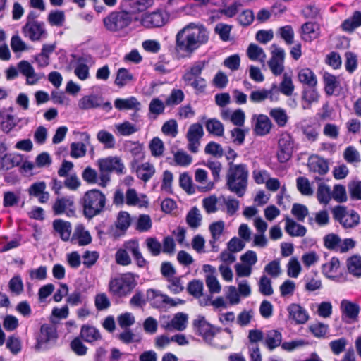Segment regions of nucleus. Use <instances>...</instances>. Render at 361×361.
<instances>
[{
  "mask_svg": "<svg viewBox=\"0 0 361 361\" xmlns=\"http://www.w3.org/2000/svg\"><path fill=\"white\" fill-rule=\"evenodd\" d=\"M208 39L209 33L204 26L190 23L176 34L175 49L183 57L190 56Z\"/></svg>",
  "mask_w": 361,
  "mask_h": 361,
  "instance_id": "1",
  "label": "nucleus"
},
{
  "mask_svg": "<svg viewBox=\"0 0 361 361\" xmlns=\"http://www.w3.org/2000/svg\"><path fill=\"white\" fill-rule=\"evenodd\" d=\"M106 195L100 190L92 188L87 190L79 200L84 216L91 219L101 214L106 209Z\"/></svg>",
  "mask_w": 361,
  "mask_h": 361,
  "instance_id": "2",
  "label": "nucleus"
},
{
  "mask_svg": "<svg viewBox=\"0 0 361 361\" xmlns=\"http://www.w3.org/2000/svg\"><path fill=\"white\" fill-rule=\"evenodd\" d=\"M248 171L243 164H232L229 163V169L226 175V187L238 197H242L247 188Z\"/></svg>",
  "mask_w": 361,
  "mask_h": 361,
  "instance_id": "3",
  "label": "nucleus"
},
{
  "mask_svg": "<svg viewBox=\"0 0 361 361\" xmlns=\"http://www.w3.org/2000/svg\"><path fill=\"white\" fill-rule=\"evenodd\" d=\"M128 12L119 6L117 10L111 11L102 19L105 30L111 33L125 32L133 23Z\"/></svg>",
  "mask_w": 361,
  "mask_h": 361,
  "instance_id": "4",
  "label": "nucleus"
},
{
  "mask_svg": "<svg viewBox=\"0 0 361 361\" xmlns=\"http://www.w3.org/2000/svg\"><path fill=\"white\" fill-rule=\"evenodd\" d=\"M136 285L134 274L128 272L120 277L111 279L109 283V291L113 295L123 298L130 294Z\"/></svg>",
  "mask_w": 361,
  "mask_h": 361,
  "instance_id": "5",
  "label": "nucleus"
},
{
  "mask_svg": "<svg viewBox=\"0 0 361 361\" xmlns=\"http://www.w3.org/2000/svg\"><path fill=\"white\" fill-rule=\"evenodd\" d=\"M169 16L166 11L159 8L153 11H146L141 14L138 23L145 29L160 28L168 23Z\"/></svg>",
  "mask_w": 361,
  "mask_h": 361,
  "instance_id": "6",
  "label": "nucleus"
},
{
  "mask_svg": "<svg viewBox=\"0 0 361 361\" xmlns=\"http://www.w3.org/2000/svg\"><path fill=\"white\" fill-rule=\"evenodd\" d=\"M334 219L344 228H353L360 224L359 214L353 210H348L344 206L338 205L332 209Z\"/></svg>",
  "mask_w": 361,
  "mask_h": 361,
  "instance_id": "7",
  "label": "nucleus"
},
{
  "mask_svg": "<svg viewBox=\"0 0 361 361\" xmlns=\"http://www.w3.org/2000/svg\"><path fill=\"white\" fill-rule=\"evenodd\" d=\"M154 4V0H121L120 6L134 19L133 23L139 22L140 13H143Z\"/></svg>",
  "mask_w": 361,
  "mask_h": 361,
  "instance_id": "8",
  "label": "nucleus"
},
{
  "mask_svg": "<svg viewBox=\"0 0 361 361\" xmlns=\"http://www.w3.org/2000/svg\"><path fill=\"white\" fill-rule=\"evenodd\" d=\"M57 338L56 327L50 324H44L40 327L35 348L37 350H46L56 341Z\"/></svg>",
  "mask_w": 361,
  "mask_h": 361,
  "instance_id": "9",
  "label": "nucleus"
},
{
  "mask_svg": "<svg viewBox=\"0 0 361 361\" xmlns=\"http://www.w3.org/2000/svg\"><path fill=\"white\" fill-rule=\"evenodd\" d=\"M192 324L196 334L202 336L204 341L209 344L212 343L215 335L221 331L220 328H216L209 324L203 316H200L195 319Z\"/></svg>",
  "mask_w": 361,
  "mask_h": 361,
  "instance_id": "10",
  "label": "nucleus"
},
{
  "mask_svg": "<svg viewBox=\"0 0 361 361\" xmlns=\"http://www.w3.org/2000/svg\"><path fill=\"white\" fill-rule=\"evenodd\" d=\"M274 49L271 51V57L268 61V66L271 73L277 76L284 71L285 51L276 44L271 46Z\"/></svg>",
  "mask_w": 361,
  "mask_h": 361,
  "instance_id": "11",
  "label": "nucleus"
},
{
  "mask_svg": "<svg viewBox=\"0 0 361 361\" xmlns=\"http://www.w3.org/2000/svg\"><path fill=\"white\" fill-rule=\"evenodd\" d=\"M277 159L280 163L290 159L293 154V142L289 134L282 135L278 142Z\"/></svg>",
  "mask_w": 361,
  "mask_h": 361,
  "instance_id": "12",
  "label": "nucleus"
},
{
  "mask_svg": "<svg viewBox=\"0 0 361 361\" xmlns=\"http://www.w3.org/2000/svg\"><path fill=\"white\" fill-rule=\"evenodd\" d=\"M22 32L32 42L39 41L42 38H45L47 35L44 22L25 23L22 27Z\"/></svg>",
  "mask_w": 361,
  "mask_h": 361,
  "instance_id": "13",
  "label": "nucleus"
},
{
  "mask_svg": "<svg viewBox=\"0 0 361 361\" xmlns=\"http://www.w3.org/2000/svg\"><path fill=\"white\" fill-rule=\"evenodd\" d=\"M52 210L55 215L66 214L68 216L75 215V210L73 197H62L57 198L52 206Z\"/></svg>",
  "mask_w": 361,
  "mask_h": 361,
  "instance_id": "14",
  "label": "nucleus"
},
{
  "mask_svg": "<svg viewBox=\"0 0 361 361\" xmlns=\"http://www.w3.org/2000/svg\"><path fill=\"white\" fill-rule=\"evenodd\" d=\"M132 167L135 169L136 174L138 178L144 181L148 182L155 173L154 166L149 162H145L138 164V161L134 159L131 163Z\"/></svg>",
  "mask_w": 361,
  "mask_h": 361,
  "instance_id": "15",
  "label": "nucleus"
},
{
  "mask_svg": "<svg viewBox=\"0 0 361 361\" xmlns=\"http://www.w3.org/2000/svg\"><path fill=\"white\" fill-rule=\"evenodd\" d=\"M99 171L106 172L116 171L118 173H123L124 166L121 159L117 157H108L99 160Z\"/></svg>",
  "mask_w": 361,
  "mask_h": 361,
  "instance_id": "16",
  "label": "nucleus"
},
{
  "mask_svg": "<svg viewBox=\"0 0 361 361\" xmlns=\"http://www.w3.org/2000/svg\"><path fill=\"white\" fill-rule=\"evenodd\" d=\"M320 35V26L316 22H306L301 27V37L305 42H312Z\"/></svg>",
  "mask_w": 361,
  "mask_h": 361,
  "instance_id": "17",
  "label": "nucleus"
},
{
  "mask_svg": "<svg viewBox=\"0 0 361 361\" xmlns=\"http://www.w3.org/2000/svg\"><path fill=\"white\" fill-rule=\"evenodd\" d=\"M289 318L296 324H305L309 319L307 310L298 304L292 303L287 308Z\"/></svg>",
  "mask_w": 361,
  "mask_h": 361,
  "instance_id": "18",
  "label": "nucleus"
},
{
  "mask_svg": "<svg viewBox=\"0 0 361 361\" xmlns=\"http://www.w3.org/2000/svg\"><path fill=\"white\" fill-rule=\"evenodd\" d=\"M123 247H125L126 249H128L129 252L131 253L137 267H139L140 268H143L147 265V262L143 257V256L140 250L138 240H128L123 244Z\"/></svg>",
  "mask_w": 361,
  "mask_h": 361,
  "instance_id": "19",
  "label": "nucleus"
},
{
  "mask_svg": "<svg viewBox=\"0 0 361 361\" xmlns=\"http://www.w3.org/2000/svg\"><path fill=\"white\" fill-rule=\"evenodd\" d=\"M79 336L85 342L89 343H92L102 338L99 329L90 324H83L81 326Z\"/></svg>",
  "mask_w": 361,
  "mask_h": 361,
  "instance_id": "20",
  "label": "nucleus"
},
{
  "mask_svg": "<svg viewBox=\"0 0 361 361\" xmlns=\"http://www.w3.org/2000/svg\"><path fill=\"white\" fill-rule=\"evenodd\" d=\"M341 310L343 319L345 318L357 320L360 313V306L348 300H343L341 302Z\"/></svg>",
  "mask_w": 361,
  "mask_h": 361,
  "instance_id": "21",
  "label": "nucleus"
},
{
  "mask_svg": "<svg viewBox=\"0 0 361 361\" xmlns=\"http://www.w3.org/2000/svg\"><path fill=\"white\" fill-rule=\"evenodd\" d=\"M264 344L271 351L281 346L282 334L276 329L267 331L264 334Z\"/></svg>",
  "mask_w": 361,
  "mask_h": 361,
  "instance_id": "22",
  "label": "nucleus"
},
{
  "mask_svg": "<svg viewBox=\"0 0 361 361\" xmlns=\"http://www.w3.org/2000/svg\"><path fill=\"white\" fill-rule=\"evenodd\" d=\"M71 240L73 244L85 246L92 242V237L90 232L85 230L83 226H79L75 228Z\"/></svg>",
  "mask_w": 361,
  "mask_h": 361,
  "instance_id": "23",
  "label": "nucleus"
},
{
  "mask_svg": "<svg viewBox=\"0 0 361 361\" xmlns=\"http://www.w3.org/2000/svg\"><path fill=\"white\" fill-rule=\"evenodd\" d=\"M20 72L25 75L26 79V83L30 85L36 84L40 78L37 77L35 70L32 65L25 60L20 61L18 64Z\"/></svg>",
  "mask_w": 361,
  "mask_h": 361,
  "instance_id": "24",
  "label": "nucleus"
},
{
  "mask_svg": "<svg viewBox=\"0 0 361 361\" xmlns=\"http://www.w3.org/2000/svg\"><path fill=\"white\" fill-rule=\"evenodd\" d=\"M114 106L119 111L130 109L139 111L140 109V103L136 97L132 96L126 99L117 98L114 101Z\"/></svg>",
  "mask_w": 361,
  "mask_h": 361,
  "instance_id": "25",
  "label": "nucleus"
},
{
  "mask_svg": "<svg viewBox=\"0 0 361 361\" xmlns=\"http://www.w3.org/2000/svg\"><path fill=\"white\" fill-rule=\"evenodd\" d=\"M272 123L269 117L264 114H259L255 125V132L257 135L264 136L269 133Z\"/></svg>",
  "mask_w": 361,
  "mask_h": 361,
  "instance_id": "26",
  "label": "nucleus"
},
{
  "mask_svg": "<svg viewBox=\"0 0 361 361\" xmlns=\"http://www.w3.org/2000/svg\"><path fill=\"white\" fill-rule=\"evenodd\" d=\"M308 167L311 171L325 175L329 171V164L326 160L319 156L312 157L309 160Z\"/></svg>",
  "mask_w": 361,
  "mask_h": 361,
  "instance_id": "27",
  "label": "nucleus"
},
{
  "mask_svg": "<svg viewBox=\"0 0 361 361\" xmlns=\"http://www.w3.org/2000/svg\"><path fill=\"white\" fill-rule=\"evenodd\" d=\"M53 228L57 232L63 241H68L71 233V226L68 221L56 219L53 222Z\"/></svg>",
  "mask_w": 361,
  "mask_h": 361,
  "instance_id": "28",
  "label": "nucleus"
},
{
  "mask_svg": "<svg viewBox=\"0 0 361 361\" xmlns=\"http://www.w3.org/2000/svg\"><path fill=\"white\" fill-rule=\"evenodd\" d=\"M317 86L305 87L302 92V99L305 102L307 106H303V109H310L313 103L319 101V94L316 88Z\"/></svg>",
  "mask_w": 361,
  "mask_h": 361,
  "instance_id": "29",
  "label": "nucleus"
},
{
  "mask_svg": "<svg viewBox=\"0 0 361 361\" xmlns=\"http://www.w3.org/2000/svg\"><path fill=\"white\" fill-rule=\"evenodd\" d=\"M206 62L204 61H198L195 62L185 73L183 74L182 79L184 82H190L195 78L201 77L200 75L204 69Z\"/></svg>",
  "mask_w": 361,
  "mask_h": 361,
  "instance_id": "30",
  "label": "nucleus"
},
{
  "mask_svg": "<svg viewBox=\"0 0 361 361\" xmlns=\"http://www.w3.org/2000/svg\"><path fill=\"white\" fill-rule=\"evenodd\" d=\"M80 109H96L102 106V97L96 94H90L82 97L78 103Z\"/></svg>",
  "mask_w": 361,
  "mask_h": 361,
  "instance_id": "31",
  "label": "nucleus"
},
{
  "mask_svg": "<svg viewBox=\"0 0 361 361\" xmlns=\"http://www.w3.org/2000/svg\"><path fill=\"white\" fill-rule=\"evenodd\" d=\"M285 230L292 237H303L307 232L304 226L297 224L290 218L286 219Z\"/></svg>",
  "mask_w": 361,
  "mask_h": 361,
  "instance_id": "32",
  "label": "nucleus"
},
{
  "mask_svg": "<svg viewBox=\"0 0 361 361\" xmlns=\"http://www.w3.org/2000/svg\"><path fill=\"white\" fill-rule=\"evenodd\" d=\"M323 81L326 94L327 96H332L339 85V81L337 78L329 72H324L323 74Z\"/></svg>",
  "mask_w": 361,
  "mask_h": 361,
  "instance_id": "33",
  "label": "nucleus"
},
{
  "mask_svg": "<svg viewBox=\"0 0 361 361\" xmlns=\"http://www.w3.org/2000/svg\"><path fill=\"white\" fill-rule=\"evenodd\" d=\"M298 80L307 87L317 86V79L314 73L309 68H302L298 73Z\"/></svg>",
  "mask_w": 361,
  "mask_h": 361,
  "instance_id": "34",
  "label": "nucleus"
},
{
  "mask_svg": "<svg viewBox=\"0 0 361 361\" xmlns=\"http://www.w3.org/2000/svg\"><path fill=\"white\" fill-rule=\"evenodd\" d=\"M348 272L355 277H361V256L354 255L346 260Z\"/></svg>",
  "mask_w": 361,
  "mask_h": 361,
  "instance_id": "35",
  "label": "nucleus"
},
{
  "mask_svg": "<svg viewBox=\"0 0 361 361\" xmlns=\"http://www.w3.org/2000/svg\"><path fill=\"white\" fill-rule=\"evenodd\" d=\"M361 26V11H356L353 16L345 19L341 24L343 30L352 32Z\"/></svg>",
  "mask_w": 361,
  "mask_h": 361,
  "instance_id": "36",
  "label": "nucleus"
},
{
  "mask_svg": "<svg viewBox=\"0 0 361 361\" xmlns=\"http://www.w3.org/2000/svg\"><path fill=\"white\" fill-rule=\"evenodd\" d=\"M185 99V94L180 89H173L165 99L166 106L173 107L179 105Z\"/></svg>",
  "mask_w": 361,
  "mask_h": 361,
  "instance_id": "37",
  "label": "nucleus"
},
{
  "mask_svg": "<svg viewBox=\"0 0 361 361\" xmlns=\"http://www.w3.org/2000/svg\"><path fill=\"white\" fill-rule=\"evenodd\" d=\"M340 267V262L338 258L333 257L329 262L325 263L322 265V272L327 278L335 279L336 276H332L330 274L335 272Z\"/></svg>",
  "mask_w": 361,
  "mask_h": 361,
  "instance_id": "38",
  "label": "nucleus"
},
{
  "mask_svg": "<svg viewBox=\"0 0 361 361\" xmlns=\"http://www.w3.org/2000/svg\"><path fill=\"white\" fill-rule=\"evenodd\" d=\"M269 115L279 127H284L288 122L287 114L286 111L281 108L271 109Z\"/></svg>",
  "mask_w": 361,
  "mask_h": 361,
  "instance_id": "39",
  "label": "nucleus"
},
{
  "mask_svg": "<svg viewBox=\"0 0 361 361\" xmlns=\"http://www.w3.org/2000/svg\"><path fill=\"white\" fill-rule=\"evenodd\" d=\"M247 55L252 61L260 59L262 61H264L266 58V54L263 49L253 43L248 46Z\"/></svg>",
  "mask_w": 361,
  "mask_h": 361,
  "instance_id": "40",
  "label": "nucleus"
},
{
  "mask_svg": "<svg viewBox=\"0 0 361 361\" xmlns=\"http://www.w3.org/2000/svg\"><path fill=\"white\" fill-rule=\"evenodd\" d=\"M207 130L216 136H222L224 135V126L223 124L216 118L209 119L206 124Z\"/></svg>",
  "mask_w": 361,
  "mask_h": 361,
  "instance_id": "41",
  "label": "nucleus"
},
{
  "mask_svg": "<svg viewBox=\"0 0 361 361\" xmlns=\"http://www.w3.org/2000/svg\"><path fill=\"white\" fill-rule=\"evenodd\" d=\"M165 294L161 293L159 290L150 288L147 290V300L151 305L155 307H161L164 305V297Z\"/></svg>",
  "mask_w": 361,
  "mask_h": 361,
  "instance_id": "42",
  "label": "nucleus"
},
{
  "mask_svg": "<svg viewBox=\"0 0 361 361\" xmlns=\"http://www.w3.org/2000/svg\"><path fill=\"white\" fill-rule=\"evenodd\" d=\"M80 336L74 338L70 343L71 350L78 356H84L87 353V347L82 343Z\"/></svg>",
  "mask_w": 361,
  "mask_h": 361,
  "instance_id": "43",
  "label": "nucleus"
},
{
  "mask_svg": "<svg viewBox=\"0 0 361 361\" xmlns=\"http://www.w3.org/2000/svg\"><path fill=\"white\" fill-rule=\"evenodd\" d=\"M202 220L201 215L197 207H192L186 216V222L192 228H196L200 225Z\"/></svg>",
  "mask_w": 361,
  "mask_h": 361,
  "instance_id": "44",
  "label": "nucleus"
},
{
  "mask_svg": "<svg viewBox=\"0 0 361 361\" xmlns=\"http://www.w3.org/2000/svg\"><path fill=\"white\" fill-rule=\"evenodd\" d=\"M203 283L201 281L193 279L188 283L187 290L190 295L198 298L203 294Z\"/></svg>",
  "mask_w": 361,
  "mask_h": 361,
  "instance_id": "45",
  "label": "nucleus"
},
{
  "mask_svg": "<svg viewBox=\"0 0 361 361\" xmlns=\"http://www.w3.org/2000/svg\"><path fill=\"white\" fill-rule=\"evenodd\" d=\"M132 79L133 75L129 73L128 70L125 68H121L117 71L114 82L118 87H123Z\"/></svg>",
  "mask_w": 361,
  "mask_h": 361,
  "instance_id": "46",
  "label": "nucleus"
},
{
  "mask_svg": "<svg viewBox=\"0 0 361 361\" xmlns=\"http://www.w3.org/2000/svg\"><path fill=\"white\" fill-rule=\"evenodd\" d=\"M6 346L12 354L17 355L22 349L21 341L18 336H9L6 340Z\"/></svg>",
  "mask_w": 361,
  "mask_h": 361,
  "instance_id": "47",
  "label": "nucleus"
},
{
  "mask_svg": "<svg viewBox=\"0 0 361 361\" xmlns=\"http://www.w3.org/2000/svg\"><path fill=\"white\" fill-rule=\"evenodd\" d=\"M145 243L148 251L152 256H158L162 252L161 244L156 238H147Z\"/></svg>",
  "mask_w": 361,
  "mask_h": 361,
  "instance_id": "48",
  "label": "nucleus"
},
{
  "mask_svg": "<svg viewBox=\"0 0 361 361\" xmlns=\"http://www.w3.org/2000/svg\"><path fill=\"white\" fill-rule=\"evenodd\" d=\"M317 197L320 203L328 204L331 200L330 188L324 183L319 184L317 189Z\"/></svg>",
  "mask_w": 361,
  "mask_h": 361,
  "instance_id": "49",
  "label": "nucleus"
},
{
  "mask_svg": "<svg viewBox=\"0 0 361 361\" xmlns=\"http://www.w3.org/2000/svg\"><path fill=\"white\" fill-rule=\"evenodd\" d=\"M149 149L152 156L155 157L161 156L164 150L163 141L158 137L152 138L149 143Z\"/></svg>",
  "mask_w": 361,
  "mask_h": 361,
  "instance_id": "50",
  "label": "nucleus"
},
{
  "mask_svg": "<svg viewBox=\"0 0 361 361\" xmlns=\"http://www.w3.org/2000/svg\"><path fill=\"white\" fill-rule=\"evenodd\" d=\"M186 85L191 86L197 94L204 93L207 87L206 80L202 77L195 78L190 82H184Z\"/></svg>",
  "mask_w": 361,
  "mask_h": 361,
  "instance_id": "51",
  "label": "nucleus"
},
{
  "mask_svg": "<svg viewBox=\"0 0 361 361\" xmlns=\"http://www.w3.org/2000/svg\"><path fill=\"white\" fill-rule=\"evenodd\" d=\"M272 90L262 89L260 90L252 91L250 95V99L252 102L259 103L264 101L268 97L271 99Z\"/></svg>",
  "mask_w": 361,
  "mask_h": 361,
  "instance_id": "52",
  "label": "nucleus"
},
{
  "mask_svg": "<svg viewBox=\"0 0 361 361\" xmlns=\"http://www.w3.org/2000/svg\"><path fill=\"white\" fill-rule=\"evenodd\" d=\"M292 214L299 221H303L305 217L308 215L307 207L300 203H294L291 209Z\"/></svg>",
  "mask_w": 361,
  "mask_h": 361,
  "instance_id": "53",
  "label": "nucleus"
},
{
  "mask_svg": "<svg viewBox=\"0 0 361 361\" xmlns=\"http://www.w3.org/2000/svg\"><path fill=\"white\" fill-rule=\"evenodd\" d=\"M165 102H162L160 99L153 98L149 105V111L151 114L158 116L164 112L166 107Z\"/></svg>",
  "mask_w": 361,
  "mask_h": 361,
  "instance_id": "54",
  "label": "nucleus"
},
{
  "mask_svg": "<svg viewBox=\"0 0 361 361\" xmlns=\"http://www.w3.org/2000/svg\"><path fill=\"white\" fill-rule=\"evenodd\" d=\"M128 250L125 247L119 248L115 254V259L118 264L128 266L131 264V259L128 255Z\"/></svg>",
  "mask_w": 361,
  "mask_h": 361,
  "instance_id": "55",
  "label": "nucleus"
},
{
  "mask_svg": "<svg viewBox=\"0 0 361 361\" xmlns=\"http://www.w3.org/2000/svg\"><path fill=\"white\" fill-rule=\"evenodd\" d=\"M192 183V178L188 173H183L180 175L179 185L188 194H193L195 192Z\"/></svg>",
  "mask_w": 361,
  "mask_h": 361,
  "instance_id": "56",
  "label": "nucleus"
},
{
  "mask_svg": "<svg viewBox=\"0 0 361 361\" xmlns=\"http://www.w3.org/2000/svg\"><path fill=\"white\" fill-rule=\"evenodd\" d=\"M297 188L303 195H311L313 190L310 186V182L307 178L300 176L296 180Z\"/></svg>",
  "mask_w": 361,
  "mask_h": 361,
  "instance_id": "57",
  "label": "nucleus"
},
{
  "mask_svg": "<svg viewBox=\"0 0 361 361\" xmlns=\"http://www.w3.org/2000/svg\"><path fill=\"white\" fill-rule=\"evenodd\" d=\"M341 240L339 236L334 233H329L324 238V245L329 250L339 248Z\"/></svg>",
  "mask_w": 361,
  "mask_h": 361,
  "instance_id": "58",
  "label": "nucleus"
},
{
  "mask_svg": "<svg viewBox=\"0 0 361 361\" xmlns=\"http://www.w3.org/2000/svg\"><path fill=\"white\" fill-rule=\"evenodd\" d=\"M48 22L51 25L61 26L65 21V14L62 11H52L48 16Z\"/></svg>",
  "mask_w": 361,
  "mask_h": 361,
  "instance_id": "59",
  "label": "nucleus"
},
{
  "mask_svg": "<svg viewBox=\"0 0 361 361\" xmlns=\"http://www.w3.org/2000/svg\"><path fill=\"white\" fill-rule=\"evenodd\" d=\"M204 152L207 154H210L217 158H221L224 155V149L221 145L214 141L209 142L206 145Z\"/></svg>",
  "mask_w": 361,
  "mask_h": 361,
  "instance_id": "60",
  "label": "nucleus"
},
{
  "mask_svg": "<svg viewBox=\"0 0 361 361\" xmlns=\"http://www.w3.org/2000/svg\"><path fill=\"white\" fill-rule=\"evenodd\" d=\"M294 90V85L290 76L285 73L280 84V91L286 96H290Z\"/></svg>",
  "mask_w": 361,
  "mask_h": 361,
  "instance_id": "61",
  "label": "nucleus"
},
{
  "mask_svg": "<svg viewBox=\"0 0 361 361\" xmlns=\"http://www.w3.org/2000/svg\"><path fill=\"white\" fill-rule=\"evenodd\" d=\"M130 222L131 219L127 212L122 211L118 213L116 225L119 230L126 231L130 226Z\"/></svg>",
  "mask_w": 361,
  "mask_h": 361,
  "instance_id": "62",
  "label": "nucleus"
},
{
  "mask_svg": "<svg viewBox=\"0 0 361 361\" xmlns=\"http://www.w3.org/2000/svg\"><path fill=\"white\" fill-rule=\"evenodd\" d=\"M8 288L11 292L18 295L23 291V283L20 276L11 278L8 282Z\"/></svg>",
  "mask_w": 361,
  "mask_h": 361,
  "instance_id": "63",
  "label": "nucleus"
},
{
  "mask_svg": "<svg viewBox=\"0 0 361 361\" xmlns=\"http://www.w3.org/2000/svg\"><path fill=\"white\" fill-rule=\"evenodd\" d=\"M82 179L88 184L92 185L98 182L97 171L90 166H87L82 173Z\"/></svg>",
  "mask_w": 361,
  "mask_h": 361,
  "instance_id": "64",
  "label": "nucleus"
}]
</instances>
